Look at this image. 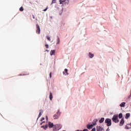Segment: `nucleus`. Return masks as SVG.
I'll return each instance as SVG.
<instances>
[{
	"label": "nucleus",
	"mask_w": 131,
	"mask_h": 131,
	"mask_svg": "<svg viewBox=\"0 0 131 131\" xmlns=\"http://www.w3.org/2000/svg\"><path fill=\"white\" fill-rule=\"evenodd\" d=\"M61 113H62L61 112H60V109H58L57 110V112H56V113L53 115L54 119H55V120L58 119L59 117H60V116H61Z\"/></svg>",
	"instance_id": "f257e3e1"
},
{
	"label": "nucleus",
	"mask_w": 131,
	"mask_h": 131,
	"mask_svg": "<svg viewBox=\"0 0 131 131\" xmlns=\"http://www.w3.org/2000/svg\"><path fill=\"white\" fill-rule=\"evenodd\" d=\"M112 120L113 121V122H115V123H118V122H119V119H118V115H114L112 118Z\"/></svg>",
	"instance_id": "f03ea898"
},
{
	"label": "nucleus",
	"mask_w": 131,
	"mask_h": 131,
	"mask_svg": "<svg viewBox=\"0 0 131 131\" xmlns=\"http://www.w3.org/2000/svg\"><path fill=\"white\" fill-rule=\"evenodd\" d=\"M104 122L106 123L107 126H111L112 125V120L110 118L105 119Z\"/></svg>",
	"instance_id": "7ed1b4c3"
},
{
	"label": "nucleus",
	"mask_w": 131,
	"mask_h": 131,
	"mask_svg": "<svg viewBox=\"0 0 131 131\" xmlns=\"http://www.w3.org/2000/svg\"><path fill=\"white\" fill-rule=\"evenodd\" d=\"M59 4L62 5L61 7L64 6V5L66 6L69 4V0H59Z\"/></svg>",
	"instance_id": "20e7f679"
},
{
	"label": "nucleus",
	"mask_w": 131,
	"mask_h": 131,
	"mask_svg": "<svg viewBox=\"0 0 131 131\" xmlns=\"http://www.w3.org/2000/svg\"><path fill=\"white\" fill-rule=\"evenodd\" d=\"M36 33L40 34V27L38 24H36Z\"/></svg>",
	"instance_id": "39448f33"
},
{
	"label": "nucleus",
	"mask_w": 131,
	"mask_h": 131,
	"mask_svg": "<svg viewBox=\"0 0 131 131\" xmlns=\"http://www.w3.org/2000/svg\"><path fill=\"white\" fill-rule=\"evenodd\" d=\"M94 126L93 124H91V123H89V124L86 125V127L88 129H92Z\"/></svg>",
	"instance_id": "423d86ee"
},
{
	"label": "nucleus",
	"mask_w": 131,
	"mask_h": 131,
	"mask_svg": "<svg viewBox=\"0 0 131 131\" xmlns=\"http://www.w3.org/2000/svg\"><path fill=\"white\" fill-rule=\"evenodd\" d=\"M96 131H104V128L101 127V126H97Z\"/></svg>",
	"instance_id": "0eeeda50"
},
{
	"label": "nucleus",
	"mask_w": 131,
	"mask_h": 131,
	"mask_svg": "<svg viewBox=\"0 0 131 131\" xmlns=\"http://www.w3.org/2000/svg\"><path fill=\"white\" fill-rule=\"evenodd\" d=\"M48 125L49 128H53V127L55 125H54V123H52L51 122L49 121V122H48Z\"/></svg>",
	"instance_id": "6e6552de"
},
{
	"label": "nucleus",
	"mask_w": 131,
	"mask_h": 131,
	"mask_svg": "<svg viewBox=\"0 0 131 131\" xmlns=\"http://www.w3.org/2000/svg\"><path fill=\"white\" fill-rule=\"evenodd\" d=\"M88 56L90 59H93L95 56V55L93 53H92V52H89Z\"/></svg>",
	"instance_id": "1a4fd4ad"
},
{
	"label": "nucleus",
	"mask_w": 131,
	"mask_h": 131,
	"mask_svg": "<svg viewBox=\"0 0 131 131\" xmlns=\"http://www.w3.org/2000/svg\"><path fill=\"white\" fill-rule=\"evenodd\" d=\"M124 124V119L123 118L121 119L120 121L119 125L120 126H122Z\"/></svg>",
	"instance_id": "9d476101"
},
{
	"label": "nucleus",
	"mask_w": 131,
	"mask_h": 131,
	"mask_svg": "<svg viewBox=\"0 0 131 131\" xmlns=\"http://www.w3.org/2000/svg\"><path fill=\"white\" fill-rule=\"evenodd\" d=\"M56 127L57 128V130H60V129L62 128V125H61V124H56Z\"/></svg>",
	"instance_id": "9b49d317"
},
{
	"label": "nucleus",
	"mask_w": 131,
	"mask_h": 131,
	"mask_svg": "<svg viewBox=\"0 0 131 131\" xmlns=\"http://www.w3.org/2000/svg\"><path fill=\"white\" fill-rule=\"evenodd\" d=\"M99 120H98V119H94L93 122H92V124L95 126V125H97V122H98V121Z\"/></svg>",
	"instance_id": "f8f14e48"
},
{
	"label": "nucleus",
	"mask_w": 131,
	"mask_h": 131,
	"mask_svg": "<svg viewBox=\"0 0 131 131\" xmlns=\"http://www.w3.org/2000/svg\"><path fill=\"white\" fill-rule=\"evenodd\" d=\"M49 127V125L47 124L46 125H42L41 126V128H43L45 130H47V129Z\"/></svg>",
	"instance_id": "ddd939ff"
},
{
	"label": "nucleus",
	"mask_w": 131,
	"mask_h": 131,
	"mask_svg": "<svg viewBox=\"0 0 131 131\" xmlns=\"http://www.w3.org/2000/svg\"><path fill=\"white\" fill-rule=\"evenodd\" d=\"M55 53H56L55 50H52L50 51V56H54L55 55Z\"/></svg>",
	"instance_id": "4468645a"
},
{
	"label": "nucleus",
	"mask_w": 131,
	"mask_h": 131,
	"mask_svg": "<svg viewBox=\"0 0 131 131\" xmlns=\"http://www.w3.org/2000/svg\"><path fill=\"white\" fill-rule=\"evenodd\" d=\"M130 116V113H126L125 115V119H128V118H129Z\"/></svg>",
	"instance_id": "2eb2a0df"
},
{
	"label": "nucleus",
	"mask_w": 131,
	"mask_h": 131,
	"mask_svg": "<svg viewBox=\"0 0 131 131\" xmlns=\"http://www.w3.org/2000/svg\"><path fill=\"white\" fill-rule=\"evenodd\" d=\"M104 120H105V118L104 117L101 118L99 120V123H103L104 122Z\"/></svg>",
	"instance_id": "dca6fc26"
},
{
	"label": "nucleus",
	"mask_w": 131,
	"mask_h": 131,
	"mask_svg": "<svg viewBox=\"0 0 131 131\" xmlns=\"http://www.w3.org/2000/svg\"><path fill=\"white\" fill-rule=\"evenodd\" d=\"M49 99L50 101L53 100V93H52L51 92H50Z\"/></svg>",
	"instance_id": "f3484780"
},
{
	"label": "nucleus",
	"mask_w": 131,
	"mask_h": 131,
	"mask_svg": "<svg viewBox=\"0 0 131 131\" xmlns=\"http://www.w3.org/2000/svg\"><path fill=\"white\" fill-rule=\"evenodd\" d=\"M125 104L126 103L125 102H122L120 104V106L122 107H125Z\"/></svg>",
	"instance_id": "a211bd4d"
},
{
	"label": "nucleus",
	"mask_w": 131,
	"mask_h": 131,
	"mask_svg": "<svg viewBox=\"0 0 131 131\" xmlns=\"http://www.w3.org/2000/svg\"><path fill=\"white\" fill-rule=\"evenodd\" d=\"M41 111H42V110H40V112H39V113L38 117L37 118V120H38V119L39 118V117H40V116H41V115L42 114L41 113Z\"/></svg>",
	"instance_id": "6ab92c4d"
},
{
	"label": "nucleus",
	"mask_w": 131,
	"mask_h": 131,
	"mask_svg": "<svg viewBox=\"0 0 131 131\" xmlns=\"http://www.w3.org/2000/svg\"><path fill=\"white\" fill-rule=\"evenodd\" d=\"M53 131H57V130H58V129L57 128L56 124H55L54 125V126L53 127Z\"/></svg>",
	"instance_id": "aec40b11"
},
{
	"label": "nucleus",
	"mask_w": 131,
	"mask_h": 131,
	"mask_svg": "<svg viewBox=\"0 0 131 131\" xmlns=\"http://www.w3.org/2000/svg\"><path fill=\"white\" fill-rule=\"evenodd\" d=\"M118 118H119V119H121V118H122V113H120L118 115Z\"/></svg>",
	"instance_id": "412c9836"
},
{
	"label": "nucleus",
	"mask_w": 131,
	"mask_h": 131,
	"mask_svg": "<svg viewBox=\"0 0 131 131\" xmlns=\"http://www.w3.org/2000/svg\"><path fill=\"white\" fill-rule=\"evenodd\" d=\"M57 45H59V43H60V38H59V37L57 36Z\"/></svg>",
	"instance_id": "4be33fe9"
},
{
	"label": "nucleus",
	"mask_w": 131,
	"mask_h": 131,
	"mask_svg": "<svg viewBox=\"0 0 131 131\" xmlns=\"http://www.w3.org/2000/svg\"><path fill=\"white\" fill-rule=\"evenodd\" d=\"M19 11H20V12H23L24 11V8H23V7H21L19 8Z\"/></svg>",
	"instance_id": "5701e85b"
},
{
	"label": "nucleus",
	"mask_w": 131,
	"mask_h": 131,
	"mask_svg": "<svg viewBox=\"0 0 131 131\" xmlns=\"http://www.w3.org/2000/svg\"><path fill=\"white\" fill-rule=\"evenodd\" d=\"M125 128L126 129H130V128H131V127H129L128 126L126 125L125 126Z\"/></svg>",
	"instance_id": "b1692460"
},
{
	"label": "nucleus",
	"mask_w": 131,
	"mask_h": 131,
	"mask_svg": "<svg viewBox=\"0 0 131 131\" xmlns=\"http://www.w3.org/2000/svg\"><path fill=\"white\" fill-rule=\"evenodd\" d=\"M46 38H47L48 40H49V41H51V38L49 36H47Z\"/></svg>",
	"instance_id": "393cba45"
},
{
	"label": "nucleus",
	"mask_w": 131,
	"mask_h": 131,
	"mask_svg": "<svg viewBox=\"0 0 131 131\" xmlns=\"http://www.w3.org/2000/svg\"><path fill=\"white\" fill-rule=\"evenodd\" d=\"M56 0H53L51 2V5H53V4H56Z\"/></svg>",
	"instance_id": "a878e982"
},
{
	"label": "nucleus",
	"mask_w": 131,
	"mask_h": 131,
	"mask_svg": "<svg viewBox=\"0 0 131 131\" xmlns=\"http://www.w3.org/2000/svg\"><path fill=\"white\" fill-rule=\"evenodd\" d=\"M55 9H56V10H59V7L58 5H55Z\"/></svg>",
	"instance_id": "bb28decb"
},
{
	"label": "nucleus",
	"mask_w": 131,
	"mask_h": 131,
	"mask_svg": "<svg viewBox=\"0 0 131 131\" xmlns=\"http://www.w3.org/2000/svg\"><path fill=\"white\" fill-rule=\"evenodd\" d=\"M45 47H46V49H49V45H48V44L45 45Z\"/></svg>",
	"instance_id": "cd10ccee"
},
{
	"label": "nucleus",
	"mask_w": 131,
	"mask_h": 131,
	"mask_svg": "<svg viewBox=\"0 0 131 131\" xmlns=\"http://www.w3.org/2000/svg\"><path fill=\"white\" fill-rule=\"evenodd\" d=\"M64 72H66V73H67L68 72V69H64Z\"/></svg>",
	"instance_id": "c85d7f7f"
},
{
	"label": "nucleus",
	"mask_w": 131,
	"mask_h": 131,
	"mask_svg": "<svg viewBox=\"0 0 131 131\" xmlns=\"http://www.w3.org/2000/svg\"><path fill=\"white\" fill-rule=\"evenodd\" d=\"M46 119L47 121H49V118L48 117V116H46Z\"/></svg>",
	"instance_id": "c756f323"
},
{
	"label": "nucleus",
	"mask_w": 131,
	"mask_h": 131,
	"mask_svg": "<svg viewBox=\"0 0 131 131\" xmlns=\"http://www.w3.org/2000/svg\"><path fill=\"white\" fill-rule=\"evenodd\" d=\"M49 76H50V78H52V72L50 73Z\"/></svg>",
	"instance_id": "7c9ffc66"
},
{
	"label": "nucleus",
	"mask_w": 131,
	"mask_h": 131,
	"mask_svg": "<svg viewBox=\"0 0 131 131\" xmlns=\"http://www.w3.org/2000/svg\"><path fill=\"white\" fill-rule=\"evenodd\" d=\"M91 131H96V127H94Z\"/></svg>",
	"instance_id": "2f4dec72"
},
{
	"label": "nucleus",
	"mask_w": 131,
	"mask_h": 131,
	"mask_svg": "<svg viewBox=\"0 0 131 131\" xmlns=\"http://www.w3.org/2000/svg\"><path fill=\"white\" fill-rule=\"evenodd\" d=\"M48 10V7L46 8V9H45L43 10V12H46V11Z\"/></svg>",
	"instance_id": "473e14b6"
},
{
	"label": "nucleus",
	"mask_w": 131,
	"mask_h": 131,
	"mask_svg": "<svg viewBox=\"0 0 131 131\" xmlns=\"http://www.w3.org/2000/svg\"><path fill=\"white\" fill-rule=\"evenodd\" d=\"M45 119V117H42L41 120L40 121H43V120Z\"/></svg>",
	"instance_id": "72a5a7b5"
},
{
	"label": "nucleus",
	"mask_w": 131,
	"mask_h": 131,
	"mask_svg": "<svg viewBox=\"0 0 131 131\" xmlns=\"http://www.w3.org/2000/svg\"><path fill=\"white\" fill-rule=\"evenodd\" d=\"M82 131H89L88 129H84Z\"/></svg>",
	"instance_id": "f704fd0d"
},
{
	"label": "nucleus",
	"mask_w": 131,
	"mask_h": 131,
	"mask_svg": "<svg viewBox=\"0 0 131 131\" xmlns=\"http://www.w3.org/2000/svg\"><path fill=\"white\" fill-rule=\"evenodd\" d=\"M106 131H110V129H109V127H108V128L106 129Z\"/></svg>",
	"instance_id": "c9c22d12"
},
{
	"label": "nucleus",
	"mask_w": 131,
	"mask_h": 131,
	"mask_svg": "<svg viewBox=\"0 0 131 131\" xmlns=\"http://www.w3.org/2000/svg\"><path fill=\"white\" fill-rule=\"evenodd\" d=\"M126 125H127V126L130 125V123H128Z\"/></svg>",
	"instance_id": "e433bc0d"
},
{
	"label": "nucleus",
	"mask_w": 131,
	"mask_h": 131,
	"mask_svg": "<svg viewBox=\"0 0 131 131\" xmlns=\"http://www.w3.org/2000/svg\"><path fill=\"white\" fill-rule=\"evenodd\" d=\"M46 52H47V53H49V50H46Z\"/></svg>",
	"instance_id": "4c0bfd02"
},
{
	"label": "nucleus",
	"mask_w": 131,
	"mask_h": 131,
	"mask_svg": "<svg viewBox=\"0 0 131 131\" xmlns=\"http://www.w3.org/2000/svg\"><path fill=\"white\" fill-rule=\"evenodd\" d=\"M62 73H63V75L65 74V71H63V72H62Z\"/></svg>",
	"instance_id": "58836bf2"
},
{
	"label": "nucleus",
	"mask_w": 131,
	"mask_h": 131,
	"mask_svg": "<svg viewBox=\"0 0 131 131\" xmlns=\"http://www.w3.org/2000/svg\"><path fill=\"white\" fill-rule=\"evenodd\" d=\"M61 11H62V12H63V11H64V9L62 8Z\"/></svg>",
	"instance_id": "ea45409f"
},
{
	"label": "nucleus",
	"mask_w": 131,
	"mask_h": 131,
	"mask_svg": "<svg viewBox=\"0 0 131 131\" xmlns=\"http://www.w3.org/2000/svg\"><path fill=\"white\" fill-rule=\"evenodd\" d=\"M40 125H42V122L40 123Z\"/></svg>",
	"instance_id": "a19ab883"
},
{
	"label": "nucleus",
	"mask_w": 131,
	"mask_h": 131,
	"mask_svg": "<svg viewBox=\"0 0 131 131\" xmlns=\"http://www.w3.org/2000/svg\"><path fill=\"white\" fill-rule=\"evenodd\" d=\"M66 74H67V75H69V74L68 73V72H67V73H66Z\"/></svg>",
	"instance_id": "79ce46f5"
},
{
	"label": "nucleus",
	"mask_w": 131,
	"mask_h": 131,
	"mask_svg": "<svg viewBox=\"0 0 131 131\" xmlns=\"http://www.w3.org/2000/svg\"><path fill=\"white\" fill-rule=\"evenodd\" d=\"M59 15H62V12H60V13H59Z\"/></svg>",
	"instance_id": "37998d69"
},
{
	"label": "nucleus",
	"mask_w": 131,
	"mask_h": 131,
	"mask_svg": "<svg viewBox=\"0 0 131 131\" xmlns=\"http://www.w3.org/2000/svg\"><path fill=\"white\" fill-rule=\"evenodd\" d=\"M45 122H46V121H42V123H45Z\"/></svg>",
	"instance_id": "c03bdc74"
},
{
	"label": "nucleus",
	"mask_w": 131,
	"mask_h": 131,
	"mask_svg": "<svg viewBox=\"0 0 131 131\" xmlns=\"http://www.w3.org/2000/svg\"><path fill=\"white\" fill-rule=\"evenodd\" d=\"M33 18L34 19L35 18L34 15H33Z\"/></svg>",
	"instance_id": "a18cd8bd"
},
{
	"label": "nucleus",
	"mask_w": 131,
	"mask_h": 131,
	"mask_svg": "<svg viewBox=\"0 0 131 131\" xmlns=\"http://www.w3.org/2000/svg\"><path fill=\"white\" fill-rule=\"evenodd\" d=\"M30 4H31V5H32V3L31 2H30Z\"/></svg>",
	"instance_id": "49530a36"
},
{
	"label": "nucleus",
	"mask_w": 131,
	"mask_h": 131,
	"mask_svg": "<svg viewBox=\"0 0 131 131\" xmlns=\"http://www.w3.org/2000/svg\"><path fill=\"white\" fill-rule=\"evenodd\" d=\"M128 98H130V96H129L128 97Z\"/></svg>",
	"instance_id": "de8ad7c7"
},
{
	"label": "nucleus",
	"mask_w": 131,
	"mask_h": 131,
	"mask_svg": "<svg viewBox=\"0 0 131 131\" xmlns=\"http://www.w3.org/2000/svg\"><path fill=\"white\" fill-rule=\"evenodd\" d=\"M50 18H51V19L53 18V16H51Z\"/></svg>",
	"instance_id": "09e8293b"
},
{
	"label": "nucleus",
	"mask_w": 131,
	"mask_h": 131,
	"mask_svg": "<svg viewBox=\"0 0 131 131\" xmlns=\"http://www.w3.org/2000/svg\"><path fill=\"white\" fill-rule=\"evenodd\" d=\"M19 75V76H22V75L21 74H20V75Z\"/></svg>",
	"instance_id": "8fccbe9b"
},
{
	"label": "nucleus",
	"mask_w": 131,
	"mask_h": 131,
	"mask_svg": "<svg viewBox=\"0 0 131 131\" xmlns=\"http://www.w3.org/2000/svg\"><path fill=\"white\" fill-rule=\"evenodd\" d=\"M130 97H131V93H130V95H129Z\"/></svg>",
	"instance_id": "3c124183"
},
{
	"label": "nucleus",
	"mask_w": 131,
	"mask_h": 131,
	"mask_svg": "<svg viewBox=\"0 0 131 131\" xmlns=\"http://www.w3.org/2000/svg\"><path fill=\"white\" fill-rule=\"evenodd\" d=\"M80 131H82V130H80Z\"/></svg>",
	"instance_id": "603ef678"
},
{
	"label": "nucleus",
	"mask_w": 131,
	"mask_h": 131,
	"mask_svg": "<svg viewBox=\"0 0 131 131\" xmlns=\"http://www.w3.org/2000/svg\"><path fill=\"white\" fill-rule=\"evenodd\" d=\"M40 65H41V63L40 64Z\"/></svg>",
	"instance_id": "864d4df0"
}]
</instances>
